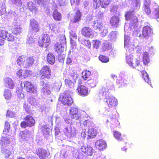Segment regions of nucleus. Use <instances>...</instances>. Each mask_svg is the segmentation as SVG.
<instances>
[{
    "instance_id": "obj_15",
    "label": "nucleus",
    "mask_w": 159,
    "mask_h": 159,
    "mask_svg": "<svg viewBox=\"0 0 159 159\" xmlns=\"http://www.w3.org/2000/svg\"><path fill=\"white\" fill-rule=\"evenodd\" d=\"M95 146L98 149L102 151L107 148V144L105 141L100 139L96 141L95 144Z\"/></svg>"
},
{
    "instance_id": "obj_30",
    "label": "nucleus",
    "mask_w": 159,
    "mask_h": 159,
    "mask_svg": "<svg viewBox=\"0 0 159 159\" xmlns=\"http://www.w3.org/2000/svg\"><path fill=\"white\" fill-rule=\"evenodd\" d=\"M48 62L51 64H52L55 62L54 56L52 54L48 53L47 56Z\"/></svg>"
},
{
    "instance_id": "obj_26",
    "label": "nucleus",
    "mask_w": 159,
    "mask_h": 159,
    "mask_svg": "<svg viewBox=\"0 0 159 159\" xmlns=\"http://www.w3.org/2000/svg\"><path fill=\"white\" fill-rule=\"evenodd\" d=\"M100 95L102 96H105V98L109 96V89L107 87H102L100 90L99 91Z\"/></svg>"
},
{
    "instance_id": "obj_42",
    "label": "nucleus",
    "mask_w": 159,
    "mask_h": 159,
    "mask_svg": "<svg viewBox=\"0 0 159 159\" xmlns=\"http://www.w3.org/2000/svg\"><path fill=\"white\" fill-rule=\"evenodd\" d=\"M129 40L130 38L129 34L128 33H125L124 36V46L125 48L128 46Z\"/></svg>"
},
{
    "instance_id": "obj_39",
    "label": "nucleus",
    "mask_w": 159,
    "mask_h": 159,
    "mask_svg": "<svg viewBox=\"0 0 159 159\" xmlns=\"http://www.w3.org/2000/svg\"><path fill=\"white\" fill-rule=\"evenodd\" d=\"M143 75V77L144 80L148 84H150L151 83L150 78L149 77V75L145 71H143L142 72Z\"/></svg>"
},
{
    "instance_id": "obj_22",
    "label": "nucleus",
    "mask_w": 159,
    "mask_h": 159,
    "mask_svg": "<svg viewBox=\"0 0 159 159\" xmlns=\"http://www.w3.org/2000/svg\"><path fill=\"white\" fill-rule=\"evenodd\" d=\"M25 122L27 123V126H32L35 124V120L31 116H28L24 118Z\"/></svg>"
},
{
    "instance_id": "obj_33",
    "label": "nucleus",
    "mask_w": 159,
    "mask_h": 159,
    "mask_svg": "<svg viewBox=\"0 0 159 159\" xmlns=\"http://www.w3.org/2000/svg\"><path fill=\"white\" fill-rule=\"evenodd\" d=\"M98 83L96 79H90L88 80L87 83L89 84L90 87H95Z\"/></svg>"
},
{
    "instance_id": "obj_34",
    "label": "nucleus",
    "mask_w": 159,
    "mask_h": 159,
    "mask_svg": "<svg viewBox=\"0 0 159 159\" xmlns=\"http://www.w3.org/2000/svg\"><path fill=\"white\" fill-rule=\"evenodd\" d=\"M132 4L134 10L139 9L140 6V0H133Z\"/></svg>"
},
{
    "instance_id": "obj_20",
    "label": "nucleus",
    "mask_w": 159,
    "mask_h": 159,
    "mask_svg": "<svg viewBox=\"0 0 159 159\" xmlns=\"http://www.w3.org/2000/svg\"><path fill=\"white\" fill-rule=\"evenodd\" d=\"M65 44L61 43H57L54 46L55 51L58 53H61L64 50Z\"/></svg>"
},
{
    "instance_id": "obj_29",
    "label": "nucleus",
    "mask_w": 159,
    "mask_h": 159,
    "mask_svg": "<svg viewBox=\"0 0 159 159\" xmlns=\"http://www.w3.org/2000/svg\"><path fill=\"white\" fill-rule=\"evenodd\" d=\"M143 61L145 65H147L150 61L149 57L148 52H145L143 53Z\"/></svg>"
},
{
    "instance_id": "obj_43",
    "label": "nucleus",
    "mask_w": 159,
    "mask_h": 159,
    "mask_svg": "<svg viewBox=\"0 0 159 159\" xmlns=\"http://www.w3.org/2000/svg\"><path fill=\"white\" fill-rule=\"evenodd\" d=\"M65 81V84L66 86L70 88L73 87L74 83L69 78L66 79Z\"/></svg>"
},
{
    "instance_id": "obj_57",
    "label": "nucleus",
    "mask_w": 159,
    "mask_h": 159,
    "mask_svg": "<svg viewBox=\"0 0 159 159\" xmlns=\"http://www.w3.org/2000/svg\"><path fill=\"white\" fill-rule=\"evenodd\" d=\"M97 17L100 20H101L103 16V13L101 11H98L97 13Z\"/></svg>"
},
{
    "instance_id": "obj_61",
    "label": "nucleus",
    "mask_w": 159,
    "mask_h": 159,
    "mask_svg": "<svg viewBox=\"0 0 159 159\" xmlns=\"http://www.w3.org/2000/svg\"><path fill=\"white\" fill-rule=\"evenodd\" d=\"M29 102L32 105H34L36 102L37 100L33 97H31L29 100Z\"/></svg>"
},
{
    "instance_id": "obj_38",
    "label": "nucleus",
    "mask_w": 159,
    "mask_h": 159,
    "mask_svg": "<svg viewBox=\"0 0 159 159\" xmlns=\"http://www.w3.org/2000/svg\"><path fill=\"white\" fill-rule=\"evenodd\" d=\"M28 8L32 12H35L36 9L35 5L32 2H30L28 3Z\"/></svg>"
},
{
    "instance_id": "obj_23",
    "label": "nucleus",
    "mask_w": 159,
    "mask_h": 159,
    "mask_svg": "<svg viewBox=\"0 0 159 159\" xmlns=\"http://www.w3.org/2000/svg\"><path fill=\"white\" fill-rule=\"evenodd\" d=\"M94 124L91 122L87 120L84 121L82 125H81V128L82 129V131L86 130L87 128L93 127Z\"/></svg>"
},
{
    "instance_id": "obj_24",
    "label": "nucleus",
    "mask_w": 159,
    "mask_h": 159,
    "mask_svg": "<svg viewBox=\"0 0 159 159\" xmlns=\"http://www.w3.org/2000/svg\"><path fill=\"white\" fill-rule=\"evenodd\" d=\"M34 61V60L33 57H28L25 58L24 67L28 68L31 66L33 65Z\"/></svg>"
},
{
    "instance_id": "obj_55",
    "label": "nucleus",
    "mask_w": 159,
    "mask_h": 159,
    "mask_svg": "<svg viewBox=\"0 0 159 159\" xmlns=\"http://www.w3.org/2000/svg\"><path fill=\"white\" fill-rule=\"evenodd\" d=\"M7 37V33L4 31H2L0 33V38L5 39Z\"/></svg>"
},
{
    "instance_id": "obj_28",
    "label": "nucleus",
    "mask_w": 159,
    "mask_h": 159,
    "mask_svg": "<svg viewBox=\"0 0 159 159\" xmlns=\"http://www.w3.org/2000/svg\"><path fill=\"white\" fill-rule=\"evenodd\" d=\"M117 33L116 31H114L111 32L108 36L109 40L114 42L116 40Z\"/></svg>"
},
{
    "instance_id": "obj_56",
    "label": "nucleus",
    "mask_w": 159,
    "mask_h": 159,
    "mask_svg": "<svg viewBox=\"0 0 159 159\" xmlns=\"http://www.w3.org/2000/svg\"><path fill=\"white\" fill-rule=\"evenodd\" d=\"M32 74V71L30 70H25L23 76L24 77V78H25L26 77L30 76Z\"/></svg>"
},
{
    "instance_id": "obj_54",
    "label": "nucleus",
    "mask_w": 159,
    "mask_h": 159,
    "mask_svg": "<svg viewBox=\"0 0 159 159\" xmlns=\"http://www.w3.org/2000/svg\"><path fill=\"white\" fill-rule=\"evenodd\" d=\"M6 12V9L4 6L0 4V16L3 15Z\"/></svg>"
},
{
    "instance_id": "obj_27",
    "label": "nucleus",
    "mask_w": 159,
    "mask_h": 159,
    "mask_svg": "<svg viewBox=\"0 0 159 159\" xmlns=\"http://www.w3.org/2000/svg\"><path fill=\"white\" fill-rule=\"evenodd\" d=\"M53 17L55 20L60 21L61 19V14L57 10H55L53 13Z\"/></svg>"
},
{
    "instance_id": "obj_32",
    "label": "nucleus",
    "mask_w": 159,
    "mask_h": 159,
    "mask_svg": "<svg viewBox=\"0 0 159 159\" xmlns=\"http://www.w3.org/2000/svg\"><path fill=\"white\" fill-rule=\"evenodd\" d=\"M25 58L23 56L19 57L17 60V64L20 66H22L24 67Z\"/></svg>"
},
{
    "instance_id": "obj_14",
    "label": "nucleus",
    "mask_w": 159,
    "mask_h": 159,
    "mask_svg": "<svg viewBox=\"0 0 159 159\" xmlns=\"http://www.w3.org/2000/svg\"><path fill=\"white\" fill-rule=\"evenodd\" d=\"M77 91L80 95L85 96L88 94V88L85 86L82 85L78 86L77 88Z\"/></svg>"
},
{
    "instance_id": "obj_60",
    "label": "nucleus",
    "mask_w": 159,
    "mask_h": 159,
    "mask_svg": "<svg viewBox=\"0 0 159 159\" xmlns=\"http://www.w3.org/2000/svg\"><path fill=\"white\" fill-rule=\"evenodd\" d=\"M40 85L44 87H48V84L47 82H45L43 80H41L40 82Z\"/></svg>"
},
{
    "instance_id": "obj_58",
    "label": "nucleus",
    "mask_w": 159,
    "mask_h": 159,
    "mask_svg": "<svg viewBox=\"0 0 159 159\" xmlns=\"http://www.w3.org/2000/svg\"><path fill=\"white\" fill-rule=\"evenodd\" d=\"M76 40L73 39L72 37L70 38V43L73 48H75L76 46Z\"/></svg>"
},
{
    "instance_id": "obj_36",
    "label": "nucleus",
    "mask_w": 159,
    "mask_h": 159,
    "mask_svg": "<svg viewBox=\"0 0 159 159\" xmlns=\"http://www.w3.org/2000/svg\"><path fill=\"white\" fill-rule=\"evenodd\" d=\"M35 41V39L34 38L33 36L29 35L28 36L26 41V44L29 45H31L33 43H34Z\"/></svg>"
},
{
    "instance_id": "obj_3",
    "label": "nucleus",
    "mask_w": 159,
    "mask_h": 159,
    "mask_svg": "<svg viewBox=\"0 0 159 159\" xmlns=\"http://www.w3.org/2000/svg\"><path fill=\"white\" fill-rule=\"evenodd\" d=\"M104 101L107 105L105 109L108 111H110L112 109L114 110L115 107L117 104V99L112 96H108L104 98Z\"/></svg>"
},
{
    "instance_id": "obj_64",
    "label": "nucleus",
    "mask_w": 159,
    "mask_h": 159,
    "mask_svg": "<svg viewBox=\"0 0 159 159\" xmlns=\"http://www.w3.org/2000/svg\"><path fill=\"white\" fill-rule=\"evenodd\" d=\"M150 4V0H144V7H149Z\"/></svg>"
},
{
    "instance_id": "obj_50",
    "label": "nucleus",
    "mask_w": 159,
    "mask_h": 159,
    "mask_svg": "<svg viewBox=\"0 0 159 159\" xmlns=\"http://www.w3.org/2000/svg\"><path fill=\"white\" fill-rule=\"evenodd\" d=\"M93 47L98 49L101 44V43L100 41L98 40H93Z\"/></svg>"
},
{
    "instance_id": "obj_12",
    "label": "nucleus",
    "mask_w": 159,
    "mask_h": 159,
    "mask_svg": "<svg viewBox=\"0 0 159 159\" xmlns=\"http://www.w3.org/2000/svg\"><path fill=\"white\" fill-rule=\"evenodd\" d=\"M36 153L41 159H45L49 155L48 151L43 148H38L36 150Z\"/></svg>"
},
{
    "instance_id": "obj_8",
    "label": "nucleus",
    "mask_w": 159,
    "mask_h": 159,
    "mask_svg": "<svg viewBox=\"0 0 159 159\" xmlns=\"http://www.w3.org/2000/svg\"><path fill=\"white\" fill-rule=\"evenodd\" d=\"M70 115L71 119L78 120L80 116L78 109L76 107H72L70 109Z\"/></svg>"
},
{
    "instance_id": "obj_21",
    "label": "nucleus",
    "mask_w": 159,
    "mask_h": 159,
    "mask_svg": "<svg viewBox=\"0 0 159 159\" xmlns=\"http://www.w3.org/2000/svg\"><path fill=\"white\" fill-rule=\"evenodd\" d=\"M119 18L118 16H112L110 20V24L113 28H116L119 25Z\"/></svg>"
},
{
    "instance_id": "obj_45",
    "label": "nucleus",
    "mask_w": 159,
    "mask_h": 159,
    "mask_svg": "<svg viewBox=\"0 0 159 159\" xmlns=\"http://www.w3.org/2000/svg\"><path fill=\"white\" fill-rule=\"evenodd\" d=\"M114 136L115 138L117 140L121 141L122 138L121 137V133L117 131H114Z\"/></svg>"
},
{
    "instance_id": "obj_5",
    "label": "nucleus",
    "mask_w": 159,
    "mask_h": 159,
    "mask_svg": "<svg viewBox=\"0 0 159 159\" xmlns=\"http://www.w3.org/2000/svg\"><path fill=\"white\" fill-rule=\"evenodd\" d=\"M63 132L65 134L70 138H74L76 134V129L70 125L66 127L63 129Z\"/></svg>"
},
{
    "instance_id": "obj_10",
    "label": "nucleus",
    "mask_w": 159,
    "mask_h": 159,
    "mask_svg": "<svg viewBox=\"0 0 159 159\" xmlns=\"http://www.w3.org/2000/svg\"><path fill=\"white\" fill-rule=\"evenodd\" d=\"M81 150L88 156H92L93 153V150L92 147L87 145L82 146L81 148Z\"/></svg>"
},
{
    "instance_id": "obj_9",
    "label": "nucleus",
    "mask_w": 159,
    "mask_h": 159,
    "mask_svg": "<svg viewBox=\"0 0 159 159\" xmlns=\"http://www.w3.org/2000/svg\"><path fill=\"white\" fill-rule=\"evenodd\" d=\"M93 127H89L88 131L87 132L85 131H82L81 133V135L83 137H85L86 133H87L89 137L91 138H94L96 135V131L95 129L93 128Z\"/></svg>"
},
{
    "instance_id": "obj_52",
    "label": "nucleus",
    "mask_w": 159,
    "mask_h": 159,
    "mask_svg": "<svg viewBox=\"0 0 159 159\" xmlns=\"http://www.w3.org/2000/svg\"><path fill=\"white\" fill-rule=\"evenodd\" d=\"M60 43H61L63 44H65L66 43V39L65 36L64 35H60L59 39Z\"/></svg>"
},
{
    "instance_id": "obj_63",
    "label": "nucleus",
    "mask_w": 159,
    "mask_h": 159,
    "mask_svg": "<svg viewBox=\"0 0 159 159\" xmlns=\"http://www.w3.org/2000/svg\"><path fill=\"white\" fill-rule=\"evenodd\" d=\"M107 33L108 31L107 29H103V30H102V31L100 33V34L102 36L104 37L106 36Z\"/></svg>"
},
{
    "instance_id": "obj_17",
    "label": "nucleus",
    "mask_w": 159,
    "mask_h": 159,
    "mask_svg": "<svg viewBox=\"0 0 159 159\" xmlns=\"http://www.w3.org/2000/svg\"><path fill=\"white\" fill-rule=\"evenodd\" d=\"M82 33L83 35L85 37L92 38L93 36V33L91 29L88 27L84 28Z\"/></svg>"
},
{
    "instance_id": "obj_6",
    "label": "nucleus",
    "mask_w": 159,
    "mask_h": 159,
    "mask_svg": "<svg viewBox=\"0 0 159 159\" xmlns=\"http://www.w3.org/2000/svg\"><path fill=\"white\" fill-rule=\"evenodd\" d=\"M51 70L49 67L47 66H44L40 71L41 79H49L51 76Z\"/></svg>"
},
{
    "instance_id": "obj_47",
    "label": "nucleus",
    "mask_w": 159,
    "mask_h": 159,
    "mask_svg": "<svg viewBox=\"0 0 159 159\" xmlns=\"http://www.w3.org/2000/svg\"><path fill=\"white\" fill-rule=\"evenodd\" d=\"M110 123L112 125H114V127H117L119 125V122L117 118L110 119Z\"/></svg>"
},
{
    "instance_id": "obj_53",
    "label": "nucleus",
    "mask_w": 159,
    "mask_h": 159,
    "mask_svg": "<svg viewBox=\"0 0 159 159\" xmlns=\"http://www.w3.org/2000/svg\"><path fill=\"white\" fill-rule=\"evenodd\" d=\"M16 92L19 98H24V94L23 93H22V90L21 89L17 90Z\"/></svg>"
},
{
    "instance_id": "obj_51",
    "label": "nucleus",
    "mask_w": 159,
    "mask_h": 159,
    "mask_svg": "<svg viewBox=\"0 0 159 159\" xmlns=\"http://www.w3.org/2000/svg\"><path fill=\"white\" fill-rule=\"evenodd\" d=\"M103 49L104 50H108L111 48V46L109 44V42L105 41L104 42L103 44Z\"/></svg>"
},
{
    "instance_id": "obj_7",
    "label": "nucleus",
    "mask_w": 159,
    "mask_h": 159,
    "mask_svg": "<svg viewBox=\"0 0 159 159\" xmlns=\"http://www.w3.org/2000/svg\"><path fill=\"white\" fill-rule=\"evenodd\" d=\"M51 43L50 38L49 35L44 34L42 35L41 38L39 41V45L40 47L47 48Z\"/></svg>"
},
{
    "instance_id": "obj_2",
    "label": "nucleus",
    "mask_w": 159,
    "mask_h": 159,
    "mask_svg": "<svg viewBox=\"0 0 159 159\" xmlns=\"http://www.w3.org/2000/svg\"><path fill=\"white\" fill-rule=\"evenodd\" d=\"M126 61L127 64L131 67L139 70L142 66L140 64L141 61L139 58L134 59L133 56L128 52L126 53Z\"/></svg>"
},
{
    "instance_id": "obj_1",
    "label": "nucleus",
    "mask_w": 159,
    "mask_h": 159,
    "mask_svg": "<svg viewBox=\"0 0 159 159\" xmlns=\"http://www.w3.org/2000/svg\"><path fill=\"white\" fill-rule=\"evenodd\" d=\"M134 12L132 11L128 12L125 15L126 19L130 20V23L129 25L126 24L124 26V30L125 31V29L127 30L128 28L129 30H133L134 34L137 35L139 31L137 26L138 20L137 17L134 16Z\"/></svg>"
},
{
    "instance_id": "obj_49",
    "label": "nucleus",
    "mask_w": 159,
    "mask_h": 159,
    "mask_svg": "<svg viewBox=\"0 0 159 159\" xmlns=\"http://www.w3.org/2000/svg\"><path fill=\"white\" fill-rule=\"evenodd\" d=\"M99 59L102 62H107L109 61V58L104 56H100L99 57Z\"/></svg>"
},
{
    "instance_id": "obj_41",
    "label": "nucleus",
    "mask_w": 159,
    "mask_h": 159,
    "mask_svg": "<svg viewBox=\"0 0 159 159\" xmlns=\"http://www.w3.org/2000/svg\"><path fill=\"white\" fill-rule=\"evenodd\" d=\"M91 75V72L89 71L85 70L83 72L82 77L84 80H86Z\"/></svg>"
},
{
    "instance_id": "obj_16",
    "label": "nucleus",
    "mask_w": 159,
    "mask_h": 159,
    "mask_svg": "<svg viewBox=\"0 0 159 159\" xmlns=\"http://www.w3.org/2000/svg\"><path fill=\"white\" fill-rule=\"evenodd\" d=\"M30 30H32L35 32H38L39 30V27L38 22L34 19L30 20Z\"/></svg>"
},
{
    "instance_id": "obj_48",
    "label": "nucleus",
    "mask_w": 159,
    "mask_h": 159,
    "mask_svg": "<svg viewBox=\"0 0 159 159\" xmlns=\"http://www.w3.org/2000/svg\"><path fill=\"white\" fill-rule=\"evenodd\" d=\"M15 29L17 33H20L23 31V26L22 25H15Z\"/></svg>"
},
{
    "instance_id": "obj_46",
    "label": "nucleus",
    "mask_w": 159,
    "mask_h": 159,
    "mask_svg": "<svg viewBox=\"0 0 159 159\" xmlns=\"http://www.w3.org/2000/svg\"><path fill=\"white\" fill-rule=\"evenodd\" d=\"M75 157L76 159H86V157L82 153L77 152L76 153Z\"/></svg>"
},
{
    "instance_id": "obj_13",
    "label": "nucleus",
    "mask_w": 159,
    "mask_h": 159,
    "mask_svg": "<svg viewBox=\"0 0 159 159\" xmlns=\"http://www.w3.org/2000/svg\"><path fill=\"white\" fill-rule=\"evenodd\" d=\"M143 35L146 39H148L152 34V28L149 26H146L143 28Z\"/></svg>"
},
{
    "instance_id": "obj_4",
    "label": "nucleus",
    "mask_w": 159,
    "mask_h": 159,
    "mask_svg": "<svg viewBox=\"0 0 159 159\" xmlns=\"http://www.w3.org/2000/svg\"><path fill=\"white\" fill-rule=\"evenodd\" d=\"M59 100L63 104L66 105H70L73 102L72 98L67 91H65L63 94L60 95Z\"/></svg>"
},
{
    "instance_id": "obj_35",
    "label": "nucleus",
    "mask_w": 159,
    "mask_h": 159,
    "mask_svg": "<svg viewBox=\"0 0 159 159\" xmlns=\"http://www.w3.org/2000/svg\"><path fill=\"white\" fill-rule=\"evenodd\" d=\"M79 41L82 44L88 47L89 48H90L91 46L90 42V41L88 40H85L83 39H79Z\"/></svg>"
},
{
    "instance_id": "obj_62",
    "label": "nucleus",
    "mask_w": 159,
    "mask_h": 159,
    "mask_svg": "<svg viewBox=\"0 0 159 159\" xmlns=\"http://www.w3.org/2000/svg\"><path fill=\"white\" fill-rule=\"evenodd\" d=\"M70 76L73 79V80L75 81L77 77V75L74 72H72L71 73H70Z\"/></svg>"
},
{
    "instance_id": "obj_11",
    "label": "nucleus",
    "mask_w": 159,
    "mask_h": 159,
    "mask_svg": "<svg viewBox=\"0 0 159 159\" xmlns=\"http://www.w3.org/2000/svg\"><path fill=\"white\" fill-rule=\"evenodd\" d=\"M82 14L80 11L77 10L75 12V13L72 17H71L70 21L73 23H78L81 20Z\"/></svg>"
},
{
    "instance_id": "obj_25",
    "label": "nucleus",
    "mask_w": 159,
    "mask_h": 159,
    "mask_svg": "<svg viewBox=\"0 0 159 159\" xmlns=\"http://www.w3.org/2000/svg\"><path fill=\"white\" fill-rule=\"evenodd\" d=\"M111 0H100L98 1V3L97 5L95 8L99 7L100 6L102 7L105 8L109 4Z\"/></svg>"
},
{
    "instance_id": "obj_37",
    "label": "nucleus",
    "mask_w": 159,
    "mask_h": 159,
    "mask_svg": "<svg viewBox=\"0 0 159 159\" xmlns=\"http://www.w3.org/2000/svg\"><path fill=\"white\" fill-rule=\"evenodd\" d=\"M30 134L29 131L27 130L24 131L21 133L20 137L24 140H26L27 138L30 137Z\"/></svg>"
},
{
    "instance_id": "obj_40",
    "label": "nucleus",
    "mask_w": 159,
    "mask_h": 159,
    "mask_svg": "<svg viewBox=\"0 0 159 159\" xmlns=\"http://www.w3.org/2000/svg\"><path fill=\"white\" fill-rule=\"evenodd\" d=\"M50 28L55 33H58L59 30L57 26L54 24L52 23L49 25Z\"/></svg>"
},
{
    "instance_id": "obj_19",
    "label": "nucleus",
    "mask_w": 159,
    "mask_h": 159,
    "mask_svg": "<svg viewBox=\"0 0 159 159\" xmlns=\"http://www.w3.org/2000/svg\"><path fill=\"white\" fill-rule=\"evenodd\" d=\"M93 28L95 30H101L103 28V26L102 21L97 20L94 21L92 25Z\"/></svg>"
},
{
    "instance_id": "obj_59",
    "label": "nucleus",
    "mask_w": 159,
    "mask_h": 159,
    "mask_svg": "<svg viewBox=\"0 0 159 159\" xmlns=\"http://www.w3.org/2000/svg\"><path fill=\"white\" fill-rule=\"evenodd\" d=\"M49 108L45 106H42L41 109V111L43 113H46L49 110Z\"/></svg>"
},
{
    "instance_id": "obj_31",
    "label": "nucleus",
    "mask_w": 159,
    "mask_h": 159,
    "mask_svg": "<svg viewBox=\"0 0 159 159\" xmlns=\"http://www.w3.org/2000/svg\"><path fill=\"white\" fill-rule=\"evenodd\" d=\"M41 93L43 97L50 95L51 93V91L48 89V87H44L42 88L41 90Z\"/></svg>"
},
{
    "instance_id": "obj_18",
    "label": "nucleus",
    "mask_w": 159,
    "mask_h": 159,
    "mask_svg": "<svg viewBox=\"0 0 159 159\" xmlns=\"http://www.w3.org/2000/svg\"><path fill=\"white\" fill-rule=\"evenodd\" d=\"M25 87L28 92L34 93H36L37 88L35 87H34L30 82L25 81Z\"/></svg>"
},
{
    "instance_id": "obj_44",
    "label": "nucleus",
    "mask_w": 159,
    "mask_h": 159,
    "mask_svg": "<svg viewBox=\"0 0 159 159\" xmlns=\"http://www.w3.org/2000/svg\"><path fill=\"white\" fill-rule=\"evenodd\" d=\"M154 7V14L156 15L157 21H159V8L156 4L155 5Z\"/></svg>"
}]
</instances>
